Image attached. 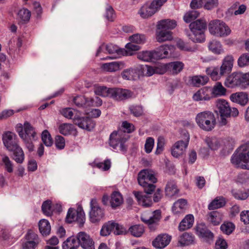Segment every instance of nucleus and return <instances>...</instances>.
<instances>
[{
  "instance_id": "nucleus-1",
  "label": "nucleus",
  "mask_w": 249,
  "mask_h": 249,
  "mask_svg": "<svg viewBox=\"0 0 249 249\" xmlns=\"http://www.w3.org/2000/svg\"><path fill=\"white\" fill-rule=\"evenodd\" d=\"M137 179L139 184L144 188L146 194L137 191H134L133 194L140 205L144 207H150L152 201L148 195L155 190L156 186L153 183L157 181L155 172L149 169L142 170L139 173Z\"/></svg>"
},
{
  "instance_id": "nucleus-2",
  "label": "nucleus",
  "mask_w": 249,
  "mask_h": 249,
  "mask_svg": "<svg viewBox=\"0 0 249 249\" xmlns=\"http://www.w3.org/2000/svg\"><path fill=\"white\" fill-rule=\"evenodd\" d=\"M20 130L18 129L19 137L23 140L28 150L30 152L33 151L34 145L33 142L38 139V136L35 128L28 122H25L23 125L18 124Z\"/></svg>"
},
{
  "instance_id": "nucleus-3",
  "label": "nucleus",
  "mask_w": 249,
  "mask_h": 249,
  "mask_svg": "<svg viewBox=\"0 0 249 249\" xmlns=\"http://www.w3.org/2000/svg\"><path fill=\"white\" fill-rule=\"evenodd\" d=\"M215 106V112L220 117V123L222 125H225L228 123L227 118L231 116L235 117L239 114L238 109L235 107L231 108L229 103L225 99L217 100Z\"/></svg>"
},
{
  "instance_id": "nucleus-4",
  "label": "nucleus",
  "mask_w": 249,
  "mask_h": 249,
  "mask_svg": "<svg viewBox=\"0 0 249 249\" xmlns=\"http://www.w3.org/2000/svg\"><path fill=\"white\" fill-rule=\"evenodd\" d=\"M231 163L237 167L249 170V142L242 145L231 158Z\"/></svg>"
},
{
  "instance_id": "nucleus-5",
  "label": "nucleus",
  "mask_w": 249,
  "mask_h": 249,
  "mask_svg": "<svg viewBox=\"0 0 249 249\" xmlns=\"http://www.w3.org/2000/svg\"><path fill=\"white\" fill-rule=\"evenodd\" d=\"M195 120L199 128L205 131H212L216 125L215 116L210 111H204L198 113Z\"/></svg>"
},
{
  "instance_id": "nucleus-6",
  "label": "nucleus",
  "mask_w": 249,
  "mask_h": 249,
  "mask_svg": "<svg viewBox=\"0 0 249 249\" xmlns=\"http://www.w3.org/2000/svg\"><path fill=\"white\" fill-rule=\"evenodd\" d=\"M191 33L188 35L189 38L194 42H202L205 40L204 32L206 27V22L203 20H196L189 25Z\"/></svg>"
},
{
  "instance_id": "nucleus-7",
  "label": "nucleus",
  "mask_w": 249,
  "mask_h": 249,
  "mask_svg": "<svg viewBox=\"0 0 249 249\" xmlns=\"http://www.w3.org/2000/svg\"><path fill=\"white\" fill-rule=\"evenodd\" d=\"M208 29L210 33L216 37H226L231 32L230 28L226 23L218 19L211 21L208 25Z\"/></svg>"
},
{
  "instance_id": "nucleus-8",
  "label": "nucleus",
  "mask_w": 249,
  "mask_h": 249,
  "mask_svg": "<svg viewBox=\"0 0 249 249\" xmlns=\"http://www.w3.org/2000/svg\"><path fill=\"white\" fill-rule=\"evenodd\" d=\"M161 218V211L159 210L152 212H144L141 216L142 221L147 225L148 228L152 231H155L157 229Z\"/></svg>"
},
{
  "instance_id": "nucleus-9",
  "label": "nucleus",
  "mask_w": 249,
  "mask_h": 249,
  "mask_svg": "<svg viewBox=\"0 0 249 249\" xmlns=\"http://www.w3.org/2000/svg\"><path fill=\"white\" fill-rule=\"evenodd\" d=\"M167 0H154L144 3L139 10L138 14L143 18H148L155 14Z\"/></svg>"
},
{
  "instance_id": "nucleus-10",
  "label": "nucleus",
  "mask_w": 249,
  "mask_h": 249,
  "mask_svg": "<svg viewBox=\"0 0 249 249\" xmlns=\"http://www.w3.org/2000/svg\"><path fill=\"white\" fill-rule=\"evenodd\" d=\"M127 139L126 135L122 131H114L110 135L109 145L114 149L119 147L121 151L125 152L127 147L125 142Z\"/></svg>"
},
{
  "instance_id": "nucleus-11",
  "label": "nucleus",
  "mask_w": 249,
  "mask_h": 249,
  "mask_svg": "<svg viewBox=\"0 0 249 249\" xmlns=\"http://www.w3.org/2000/svg\"><path fill=\"white\" fill-rule=\"evenodd\" d=\"M86 220L84 212L81 207H78L76 210L70 208L68 210L66 221L69 223L76 221L80 227H82Z\"/></svg>"
},
{
  "instance_id": "nucleus-12",
  "label": "nucleus",
  "mask_w": 249,
  "mask_h": 249,
  "mask_svg": "<svg viewBox=\"0 0 249 249\" xmlns=\"http://www.w3.org/2000/svg\"><path fill=\"white\" fill-rule=\"evenodd\" d=\"M184 140H180L176 142L172 147L171 154L175 158H178L182 155L188 146L190 136L186 132L184 133Z\"/></svg>"
},
{
  "instance_id": "nucleus-13",
  "label": "nucleus",
  "mask_w": 249,
  "mask_h": 249,
  "mask_svg": "<svg viewBox=\"0 0 249 249\" xmlns=\"http://www.w3.org/2000/svg\"><path fill=\"white\" fill-rule=\"evenodd\" d=\"M79 247L83 249H95L94 242L89 234L84 231H80L77 234Z\"/></svg>"
},
{
  "instance_id": "nucleus-14",
  "label": "nucleus",
  "mask_w": 249,
  "mask_h": 249,
  "mask_svg": "<svg viewBox=\"0 0 249 249\" xmlns=\"http://www.w3.org/2000/svg\"><path fill=\"white\" fill-rule=\"evenodd\" d=\"M91 210L89 212V219L92 223L99 222L103 217V210L99 207L95 200L90 201Z\"/></svg>"
},
{
  "instance_id": "nucleus-15",
  "label": "nucleus",
  "mask_w": 249,
  "mask_h": 249,
  "mask_svg": "<svg viewBox=\"0 0 249 249\" xmlns=\"http://www.w3.org/2000/svg\"><path fill=\"white\" fill-rule=\"evenodd\" d=\"M242 78L241 72H234L227 77L224 84L227 87L230 88L235 87L241 88V81Z\"/></svg>"
},
{
  "instance_id": "nucleus-16",
  "label": "nucleus",
  "mask_w": 249,
  "mask_h": 249,
  "mask_svg": "<svg viewBox=\"0 0 249 249\" xmlns=\"http://www.w3.org/2000/svg\"><path fill=\"white\" fill-rule=\"evenodd\" d=\"M133 93L126 89L111 88L110 97L116 100H124L131 97Z\"/></svg>"
},
{
  "instance_id": "nucleus-17",
  "label": "nucleus",
  "mask_w": 249,
  "mask_h": 249,
  "mask_svg": "<svg viewBox=\"0 0 249 249\" xmlns=\"http://www.w3.org/2000/svg\"><path fill=\"white\" fill-rule=\"evenodd\" d=\"M26 241L22 244L23 249H35L39 243L37 235L29 231L25 236Z\"/></svg>"
},
{
  "instance_id": "nucleus-18",
  "label": "nucleus",
  "mask_w": 249,
  "mask_h": 249,
  "mask_svg": "<svg viewBox=\"0 0 249 249\" xmlns=\"http://www.w3.org/2000/svg\"><path fill=\"white\" fill-rule=\"evenodd\" d=\"M73 122L79 127L89 131L94 127L92 120L88 117H81L76 114L73 118Z\"/></svg>"
},
{
  "instance_id": "nucleus-19",
  "label": "nucleus",
  "mask_w": 249,
  "mask_h": 249,
  "mask_svg": "<svg viewBox=\"0 0 249 249\" xmlns=\"http://www.w3.org/2000/svg\"><path fill=\"white\" fill-rule=\"evenodd\" d=\"M16 138V134L10 131L5 132L2 135L3 143L8 151L12 150V148L18 145L15 142Z\"/></svg>"
},
{
  "instance_id": "nucleus-20",
  "label": "nucleus",
  "mask_w": 249,
  "mask_h": 249,
  "mask_svg": "<svg viewBox=\"0 0 249 249\" xmlns=\"http://www.w3.org/2000/svg\"><path fill=\"white\" fill-rule=\"evenodd\" d=\"M171 241V237L166 234L159 235L152 242V245L157 249H163Z\"/></svg>"
},
{
  "instance_id": "nucleus-21",
  "label": "nucleus",
  "mask_w": 249,
  "mask_h": 249,
  "mask_svg": "<svg viewBox=\"0 0 249 249\" xmlns=\"http://www.w3.org/2000/svg\"><path fill=\"white\" fill-rule=\"evenodd\" d=\"M233 63L234 59L232 55H229L225 57L219 68L221 73L224 75L230 73L232 71Z\"/></svg>"
},
{
  "instance_id": "nucleus-22",
  "label": "nucleus",
  "mask_w": 249,
  "mask_h": 249,
  "mask_svg": "<svg viewBox=\"0 0 249 249\" xmlns=\"http://www.w3.org/2000/svg\"><path fill=\"white\" fill-rule=\"evenodd\" d=\"M172 48L171 46L161 45L152 51L154 60L167 57L169 55V51Z\"/></svg>"
},
{
  "instance_id": "nucleus-23",
  "label": "nucleus",
  "mask_w": 249,
  "mask_h": 249,
  "mask_svg": "<svg viewBox=\"0 0 249 249\" xmlns=\"http://www.w3.org/2000/svg\"><path fill=\"white\" fill-rule=\"evenodd\" d=\"M196 234L201 237L212 239L213 237V233L208 229L204 223H199L196 228Z\"/></svg>"
},
{
  "instance_id": "nucleus-24",
  "label": "nucleus",
  "mask_w": 249,
  "mask_h": 249,
  "mask_svg": "<svg viewBox=\"0 0 249 249\" xmlns=\"http://www.w3.org/2000/svg\"><path fill=\"white\" fill-rule=\"evenodd\" d=\"M12 149V150H10L8 151L12 152L13 159L18 163H22L25 159V155L22 149L19 145Z\"/></svg>"
},
{
  "instance_id": "nucleus-25",
  "label": "nucleus",
  "mask_w": 249,
  "mask_h": 249,
  "mask_svg": "<svg viewBox=\"0 0 249 249\" xmlns=\"http://www.w3.org/2000/svg\"><path fill=\"white\" fill-rule=\"evenodd\" d=\"M124 65V64L123 62L114 61L103 64L101 66V68L106 71L115 72L123 68Z\"/></svg>"
},
{
  "instance_id": "nucleus-26",
  "label": "nucleus",
  "mask_w": 249,
  "mask_h": 249,
  "mask_svg": "<svg viewBox=\"0 0 249 249\" xmlns=\"http://www.w3.org/2000/svg\"><path fill=\"white\" fill-rule=\"evenodd\" d=\"M230 99L233 102L238 103L242 106L247 104L249 100L248 95L242 92L231 94L230 96Z\"/></svg>"
},
{
  "instance_id": "nucleus-27",
  "label": "nucleus",
  "mask_w": 249,
  "mask_h": 249,
  "mask_svg": "<svg viewBox=\"0 0 249 249\" xmlns=\"http://www.w3.org/2000/svg\"><path fill=\"white\" fill-rule=\"evenodd\" d=\"M194 222V217L192 214H189L181 220L178 226V230L180 231L187 230L193 226Z\"/></svg>"
},
{
  "instance_id": "nucleus-28",
  "label": "nucleus",
  "mask_w": 249,
  "mask_h": 249,
  "mask_svg": "<svg viewBox=\"0 0 249 249\" xmlns=\"http://www.w3.org/2000/svg\"><path fill=\"white\" fill-rule=\"evenodd\" d=\"M187 201L186 199L181 198L176 201L172 207V211L175 214L183 213L186 209Z\"/></svg>"
},
{
  "instance_id": "nucleus-29",
  "label": "nucleus",
  "mask_w": 249,
  "mask_h": 249,
  "mask_svg": "<svg viewBox=\"0 0 249 249\" xmlns=\"http://www.w3.org/2000/svg\"><path fill=\"white\" fill-rule=\"evenodd\" d=\"M209 90L207 88H203L199 89L193 95L194 100L199 101L201 100H209L211 99L209 94Z\"/></svg>"
},
{
  "instance_id": "nucleus-30",
  "label": "nucleus",
  "mask_w": 249,
  "mask_h": 249,
  "mask_svg": "<svg viewBox=\"0 0 249 249\" xmlns=\"http://www.w3.org/2000/svg\"><path fill=\"white\" fill-rule=\"evenodd\" d=\"M173 38L172 32L164 29H158L156 32V39L159 42L171 40Z\"/></svg>"
},
{
  "instance_id": "nucleus-31",
  "label": "nucleus",
  "mask_w": 249,
  "mask_h": 249,
  "mask_svg": "<svg viewBox=\"0 0 249 249\" xmlns=\"http://www.w3.org/2000/svg\"><path fill=\"white\" fill-rule=\"evenodd\" d=\"M206 72L213 81H217L219 80L221 77L224 76L223 73H221V71L218 67H211L207 68L206 70Z\"/></svg>"
},
{
  "instance_id": "nucleus-32",
  "label": "nucleus",
  "mask_w": 249,
  "mask_h": 249,
  "mask_svg": "<svg viewBox=\"0 0 249 249\" xmlns=\"http://www.w3.org/2000/svg\"><path fill=\"white\" fill-rule=\"evenodd\" d=\"M79 243L77 236H72L68 237L62 245L63 249H78Z\"/></svg>"
},
{
  "instance_id": "nucleus-33",
  "label": "nucleus",
  "mask_w": 249,
  "mask_h": 249,
  "mask_svg": "<svg viewBox=\"0 0 249 249\" xmlns=\"http://www.w3.org/2000/svg\"><path fill=\"white\" fill-rule=\"evenodd\" d=\"M208 47L209 50L213 53L220 54L224 53L222 44L220 41L216 39H213L210 41Z\"/></svg>"
},
{
  "instance_id": "nucleus-34",
  "label": "nucleus",
  "mask_w": 249,
  "mask_h": 249,
  "mask_svg": "<svg viewBox=\"0 0 249 249\" xmlns=\"http://www.w3.org/2000/svg\"><path fill=\"white\" fill-rule=\"evenodd\" d=\"M177 26V22L174 20L169 19L160 20L157 25V29H164L166 31L172 30Z\"/></svg>"
},
{
  "instance_id": "nucleus-35",
  "label": "nucleus",
  "mask_w": 249,
  "mask_h": 249,
  "mask_svg": "<svg viewBox=\"0 0 249 249\" xmlns=\"http://www.w3.org/2000/svg\"><path fill=\"white\" fill-rule=\"evenodd\" d=\"M127 232L135 237H140L144 232V228L143 225L138 224L131 226L128 230Z\"/></svg>"
},
{
  "instance_id": "nucleus-36",
  "label": "nucleus",
  "mask_w": 249,
  "mask_h": 249,
  "mask_svg": "<svg viewBox=\"0 0 249 249\" xmlns=\"http://www.w3.org/2000/svg\"><path fill=\"white\" fill-rule=\"evenodd\" d=\"M233 196L236 199L244 200L249 196V190L234 189L231 190Z\"/></svg>"
},
{
  "instance_id": "nucleus-37",
  "label": "nucleus",
  "mask_w": 249,
  "mask_h": 249,
  "mask_svg": "<svg viewBox=\"0 0 249 249\" xmlns=\"http://www.w3.org/2000/svg\"><path fill=\"white\" fill-rule=\"evenodd\" d=\"M39 230L40 233L44 236L49 235L51 231V226L49 222L43 219L39 221L38 223Z\"/></svg>"
},
{
  "instance_id": "nucleus-38",
  "label": "nucleus",
  "mask_w": 249,
  "mask_h": 249,
  "mask_svg": "<svg viewBox=\"0 0 249 249\" xmlns=\"http://www.w3.org/2000/svg\"><path fill=\"white\" fill-rule=\"evenodd\" d=\"M226 89L220 82H216L212 89V94L214 97L222 96L226 95Z\"/></svg>"
},
{
  "instance_id": "nucleus-39",
  "label": "nucleus",
  "mask_w": 249,
  "mask_h": 249,
  "mask_svg": "<svg viewBox=\"0 0 249 249\" xmlns=\"http://www.w3.org/2000/svg\"><path fill=\"white\" fill-rule=\"evenodd\" d=\"M207 219L213 225H217L221 222L222 216L217 211H213L208 214Z\"/></svg>"
},
{
  "instance_id": "nucleus-40",
  "label": "nucleus",
  "mask_w": 249,
  "mask_h": 249,
  "mask_svg": "<svg viewBox=\"0 0 249 249\" xmlns=\"http://www.w3.org/2000/svg\"><path fill=\"white\" fill-rule=\"evenodd\" d=\"M226 204L225 199L222 196L216 197L208 205V209L210 210L221 208Z\"/></svg>"
},
{
  "instance_id": "nucleus-41",
  "label": "nucleus",
  "mask_w": 249,
  "mask_h": 249,
  "mask_svg": "<svg viewBox=\"0 0 249 249\" xmlns=\"http://www.w3.org/2000/svg\"><path fill=\"white\" fill-rule=\"evenodd\" d=\"M195 237L188 232L183 233L178 239L179 243L182 246H187L194 243Z\"/></svg>"
},
{
  "instance_id": "nucleus-42",
  "label": "nucleus",
  "mask_w": 249,
  "mask_h": 249,
  "mask_svg": "<svg viewBox=\"0 0 249 249\" xmlns=\"http://www.w3.org/2000/svg\"><path fill=\"white\" fill-rule=\"evenodd\" d=\"M123 202V197L118 192H114L111 196L110 205L113 208L119 206Z\"/></svg>"
},
{
  "instance_id": "nucleus-43",
  "label": "nucleus",
  "mask_w": 249,
  "mask_h": 249,
  "mask_svg": "<svg viewBox=\"0 0 249 249\" xmlns=\"http://www.w3.org/2000/svg\"><path fill=\"white\" fill-rule=\"evenodd\" d=\"M205 142L212 150H216L220 146V141L215 137H206Z\"/></svg>"
},
{
  "instance_id": "nucleus-44",
  "label": "nucleus",
  "mask_w": 249,
  "mask_h": 249,
  "mask_svg": "<svg viewBox=\"0 0 249 249\" xmlns=\"http://www.w3.org/2000/svg\"><path fill=\"white\" fill-rule=\"evenodd\" d=\"M59 132L65 136L69 135L75 131L74 126L71 124L64 123L61 124L58 127Z\"/></svg>"
},
{
  "instance_id": "nucleus-45",
  "label": "nucleus",
  "mask_w": 249,
  "mask_h": 249,
  "mask_svg": "<svg viewBox=\"0 0 249 249\" xmlns=\"http://www.w3.org/2000/svg\"><path fill=\"white\" fill-rule=\"evenodd\" d=\"M179 190L174 181L168 182L165 188L166 195L169 197H172L177 195Z\"/></svg>"
},
{
  "instance_id": "nucleus-46",
  "label": "nucleus",
  "mask_w": 249,
  "mask_h": 249,
  "mask_svg": "<svg viewBox=\"0 0 249 249\" xmlns=\"http://www.w3.org/2000/svg\"><path fill=\"white\" fill-rule=\"evenodd\" d=\"M208 81L209 78L207 76L196 75L191 78L190 83L195 86L199 87L206 84Z\"/></svg>"
},
{
  "instance_id": "nucleus-47",
  "label": "nucleus",
  "mask_w": 249,
  "mask_h": 249,
  "mask_svg": "<svg viewBox=\"0 0 249 249\" xmlns=\"http://www.w3.org/2000/svg\"><path fill=\"white\" fill-rule=\"evenodd\" d=\"M138 75L137 70L135 68H129L124 70L122 73V76L125 80H134Z\"/></svg>"
},
{
  "instance_id": "nucleus-48",
  "label": "nucleus",
  "mask_w": 249,
  "mask_h": 249,
  "mask_svg": "<svg viewBox=\"0 0 249 249\" xmlns=\"http://www.w3.org/2000/svg\"><path fill=\"white\" fill-rule=\"evenodd\" d=\"M168 69L174 74L180 72L184 67V64L180 61H175L167 64Z\"/></svg>"
},
{
  "instance_id": "nucleus-49",
  "label": "nucleus",
  "mask_w": 249,
  "mask_h": 249,
  "mask_svg": "<svg viewBox=\"0 0 249 249\" xmlns=\"http://www.w3.org/2000/svg\"><path fill=\"white\" fill-rule=\"evenodd\" d=\"M31 17V13L27 9L22 8L19 10L18 13V19L19 22L26 23L28 22Z\"/></svg>"
},
{
  "instance_id": "nucleus-50",
  "label": "nucleus",
  "mask_w": 249,
  "mask_h": 249,
  "mask_svg": "<svg viewBox=\"0 0 249 249\" xmlns=\"http://www.w3.org/2000/svg\"><path fill=\"white\" fill-rule=\"evenodd\" d=\"M2 164L4 169L8 173H12L14 170V164L8 156L2 155L1 158Z\"/></svg>"
},
{
  "instance_id": "nucleus-51",
  "label": "nucleus",
  "mask_w": 249,
  "mask_h": 249,
  "mask_svg": "<svg viewBox=\"0 0 249 249\" xmlns=\"http://www.w3.org/2000/svg\"><path fill=\"white\" fill-rule=\"evenodd\" d=\"M137 58L142 61L150 62L154 61L152 51H142L137 54Z\"/></svg>"
},
{
  "instance_id": "nucleus-52",
  "label": "nucleus",
  "mask_w": 249,
  "mask_h": 249,
  "mask_svg": "<svg viewBox=\"0 0 249 249\" xmlns=\"http://www.w3.org/2000/svg\"><path fill=\"white\" fill-rule=\"evenodd\" d=\"M111 90V88H107L104 86H96L94 89V93L97 95L110 97Z\"/></svg>"
},
{
  "instance_id": "nucleus-53",
  "label": "nucleus",
  "mask_w": 249,
  "mask_h": 249,
  "mask_svg": "<svg viewBox=\"0 0 249 249\" xmlns=\"http://www.w3.org/2000/svg\"><path fill=\"white\" fill-rule=\"evenodd\" d=\"M116 227L117 226L114 224V222H108L102 227L100 231L101 235L105 236L109 235L111 232H113L114 227Z\"/></svg>"
},
{
  "instance_id": "nucleus-54",
  "label": "nucleus",
  "mask_w": 249,
  "mask_h": 249,
  "mask_svg": "<svg viewBox=\"0 0 249 249\" xmlns=\"http://www.w3.org/2000/svg\"><path fill=\"white\" fill-rule=\"evenodd\" d=\"M41 139L43 143L46 146H51L53 143V140L51 134L47 130H45L42 132Z\"/></svg>"
},
{
  "instance_id": "nucleus-55",
  "label": "nucleus",
  "mask_w": 249,
  "mask_h": 249,
  "mask_svg": "<svg viewBox=\"0 0 249 249\" xmlns=\"http://www.w3.org/2000/svg\"><path fill=\"white\" fill-rule=\"evenodd\" d=\"M88 101V97L82 96H76L73 99L74 103L79 107H88L87 102Z\"/></svg>"
},
{
  "instance_id": "nucleus-56",
  "label": "nucleus",
  "mask_w": 249,
  "mask_h": 249,
  "mask_svg": "<svg viewBox=\"0 0 249 249\" xmlns=\"http://www.w3.org/2000/svg\"><path fill=\"white\" fill-rule=\"evenodd\" d=\"M234 225L231 222L225 223L221 225L220 229L222 232L226 234H231L234 229Z\"/></svg>"
},
{
  "instance_id": "nucleus-57",
  "label": "nucleus",
  "mask_w": 249,
  "mask_h": 249,
  "mask_svg": "<svg viewBox=\"0 0 249 249\" xmlns=\"http://www.w3.org/2000/svg\"><path fill=\"white\" fill-rule=\"evenodd\" d=\"M199 12L196 10H192L186 13L184 16V20L186 22H190L192 20L198 17Z\"/></svg>"
},
{
  "instance_id": "nucleus-58",
  "label": "nucleus",
  "mask_w": 249,
  "mask_h": 249,
  "mask_svg": "<svg viewBox=\"0 0 249 249\" xmlns=\"http://www.w3.org/2000/svg\"><path fill=\"white\" fill-rule=\"evenodd\" d=\"M129 40L131 42L136 44H143L145 41V37L143 35L137 34L130 36Z\"/></svg>"
},
{
  "instance_id": "nucleus-59",
  "label": "nucleus",
  "mask_w": 249,
  "mask_h": 249,
  "mask_svg": "<svg viewBox=\"0 0 249 249\" xmlns=\"http://www.w3.org/2000/svg\"><path fill=\"white\" fill-rule=\"evenodd\" d=\"M51 203V201L48 200L44 201L42 205V211L47 216H50L52 213Z\"/></svg>"
},
{
  "instance_id": "nucleus-60",
  "label": "nucleus",
  "mask_w": 249,
  "mask_h": 249,
  "mask_svg": "<svg viewBox=\"0 0 249 249\" xmlns=\"http://www.w3.org/2000/svg\"><path fill=\"white\" fill-rule=\"evenodd\" d=\"M135 43L131 42L127 43L125 45L126 54L127 55H131L133 54V51H136L140 50V47L139 45L135 44Z\"/></svg>"
},
{
  "instance_id": "nucleus-61",
  "label": "nucleus",
  "mask_w": 249,
  "mask_h": 249,
  "mask_svg": "<svg viewBox=\"0 0 249 249\" xmlns=\"http://www.w3.org/2000/svg\"><path fill=\"white\" fill-rule=\"evenodd\" d=\"M88 102H87V106L100 107L102 104V100L98 97L94 98L88 97Z\"/></svg>"
},
{
  "instance_id": "nucleus-62",
  "label": "nucleus",
  "mask_w": 249,
  "mask_h": 249,
  "mask_svg": "<svg viewBox=\"0 0 249 249\" xmlns=\"http://www.w3.org/2000/svg\"><path fill=\"white\" fill-rule=\"evenodd\" d=\"M238 64L240 67H244L249 65V53L243 54L238 60Z\"/></svg>"
},
{
  "instance_id": "nucleus-63",
  "label": "nucleus",
  "mask_w": 249,
  "mask_h": 249,
  "mask_svg": "<svg viewBox=\"0 0 249 249\" xmlns=\"http://www.w3.org/2000/svg\"><path fill=\"white\" fill-rule=\"evenodd\" d=\"M237 181L244 184L249 182V174L247 172H243L239 174L237 177Z\"/></svg>"
},
{
  "instance_id": "nucleus-64",
  "label": "nucleus",
  "mask_w": 249,
  "mask_h": 249,
  "mask_svg": "<svg viewBox=\"0 0 249 249\" xmlns=\"http://www.w3.org/2000/svg\"><path fill=\"white\" fill-rule=\"evenodd\" d=\"M242 78L241 81V88L245 89L249 87V73H243L241 72Z\"/></svg>"
}]
</instances>
